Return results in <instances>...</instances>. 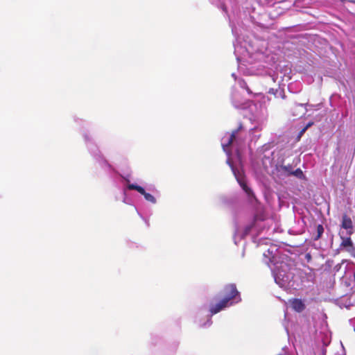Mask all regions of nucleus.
Masks as SVG:
<instances>
[{
  "mask_svg": "<svg viewBox=\"0 0 355 355\" xmlns=\"http://www.w3.org/2000/svg\"><path fill=\"white\" fill-rule=\"evenodd\" d=\"M306 131V128H304H304L300 130V132H299L298 137H299V138H300V137H301L304 134V132H305Z\"/></svg>",
  "mask_w": 355,
  "mask_h": 355,
  "instance_id": "13",
  "label": "nucleus"
},
{
  "mask_svg": "<svg viewBox=\"0 0 355 355\" xmlns=\"http://www.w3.org/2000/svg\"><path fill=\"white\" fill-rule=\"evenodd\" d=\"M291 304L292 308L298 313L302 312L306 308L305 304L302 300L297 298L291 300Z\"/></svg>",
  "mask_w": 355,
  "mask_h": 355,
  "instance_id": "5",
  "label": "nucleus"
},
{
  "mask_svg": "<svg viewBox=\"0 0 355 355\" xmlns=\"http://www.w3.org/2000/svg\"><path fill=\"white\" fill-rule=\"evenodd\" d=\"M240 128H241V127H240L238 130H235V131L232 132V133L231 134V135H230V139H229V141H228V142H227V146H230V145L232 144V142H233V141H234V140L235 139L236 135V133L238 132V131H239V130Z\"/></svg>",
  "mask_w": 355,
  "mask_h": 355,
  "instance_id": "12",
  "label": "nucleus"
},
{
  "mask_svg": "<svg viewBox=\"0 0 355 355\" xmlns=\"http://www.w3.org/2000/svg\"><path fill=\"white\" fill-rule=\"evenodd\" d=\"M306 257L308 259H311V255L309 254H307Z\"/></svg>",
  "mask_w": 355,
  "mask_h": 355,
  "instance_id": "17",
  "label": "nucleus"
},
{
  "mask_svg": "<svg viewBox=\"0 0 355 355\" xmlns=\"http://www.w3.org/2000/svg\"><path fill=\"white\" fill-rule=\"evenodd\" d=\"M239 183L240 186L242 187V189L245 191V192L249 196H253V191L252 190L248 187L247 184L243 180H239Z\"/></svg>",
  "mask_w": 355,
  "mask_h": 355,
  "instance_id": "8",
  "label": "nucleus"
},
{
  "mask_svg": "<svg viewBox=\"0 0 355 355\" xmlns=\"http://www.w3.org/2000/svg\"><path fill=\"white\" fill-rule=\"evenodd\" d=\"M302 105H303L302 104H297V105H295V107H294V109H295V110H296V109H297V107H302Z\"/></svg>",
  "mask_w": 355,
  "mask_h": 355,
  "instance_id": "15",
  "label": "nucleus"
},
{
  "mask_svg": "<svg viewBox=\"0 0 355 355\" xmlns=\"http://www.w3.org/2000/svg\"><path fill=\"white\" fill-rule=\"evenodd\" d=\"M293 170V166L291 164H280L277 166V171L281 173V175H284L286 176L291 175L292 171Z\"/></svg>",
  "mask_w": 355,
  "mask_h": 355,
  "instance_id": "6",
  "label": "nucleus"
},
{
  "mask_svg": "<svg viewBox=\"0 0 355 355\" xmlns=\"http://www.w3.org/2000/svg\"><path fill=\"white\" fill-rule=\"evenodd\" d=\"M128 189L129 190H135L143 196L146 193L145 189L142 187L134 184H129L128 185Z\"/></svg>",
  "mask_w": 355,
  "mask_h": 355,
  "instance_id": "7",
  "label": "nucleus"
},
{
  "mask_svg": "<svg viewBox=\"0 0 355 355\" xmlns=\"http://www.w3.org/2000/svg\"><path fill=\"white\" fill-rule=\"evenodd\" d=\"M209 304V312L211 315H215L223 309L232 306L235 302L241 300L240 293L236 284H229L224 286L219 295L215 296Z\"/></svg>",
  "mask_w": 355,
  "mask_h": 355,
  "instance_id": "1",
  "label": "nucleus"
},
{
  "mask_svg": "<svg viewBox=\"0 0 355 355\" xmlns=\"http://www.w3.org/2000/svg\"><path fill=\"white\" fill-rule=\"evenodd\" d=\"M294 270L293 265L284 262L281 263L275 275V282L281 287L288 286L295 276Z\"/></svg>",
  "mask_w": 355,
  "mask_h": 355,
  "instance_id": "2",
  "label": "nucleus"
},
{
  "mask_svg": "<svg viewBox=\"0 0 355 355\" xmlns=\"http://www.w3.org/2000/svg\"><path fill=\"white\" fill-rule=\"evenodd\" d=\"M313 125V122H309L308 123L306 126H304V128H306V129L307 130L309 127H311V125Z\"/></svg>",
  "mask_w": 355,
  "mask_h": 355,
  "instance_id": "14",
  "label": "nucleus"
},
{
  "mask_svg": "<svg viewBox=\"0 0 355 355\" xmlns=\"http://www.w3.org/2000/svg\"><path fill=\"white\" fill-rule=\"evenodd\" d=\"M316 230H317V234L313 238L314 241H318V239H320L321 238L322 234L324 233V227L322 225H317Z\"/></svg>",
  "mask_w": 355,
  "mask_h": 355,
  "instance_id": "9",
  "label": "nucleus"
},
{
  "mask_svg": "<svg viewBox=\"0 0 355 355\" xmlns=\"http://www.w3.org/2000/svg\"><path fill=\"white\" fill-rule=\"evenodd\" d=\"M144 197L147 201L150 202L153 204L156 203V199L153 195L146 192L145 194L144 195Z\"/></svg>",
  "mask_w": 355,
  "mask_h": 355,
  "instance_id": "11",
  "label": "nucleus"
},
{
  "mask_svg": "<svg viewBox=\"0 0 355 355\" xmlns=\"http://www.w3.org/2000/svg\"><path fill=\"white\" fill-rule=\"evenodd\" d=\"M342 241L340 243V247L343 248L345 250L349 253H352L354 250L353 242L350 237H343L340 236Z\"/></svg>",
  "mask_w": 355,
  "mask_h": 355,
  "instance_id": "4",
  "label": "nucleus"
},
{
  "mask_svg": "<svg viewBox=\"0 0 355 355\" xmlns=\"http://www.w3.org/2000/svg\"><path fill=\"white\" fill-rule=\"evenodd\" d=\"M354 282H355V272H354Z\"/></svg>",
  "mask_w": 355,
  "mask_h": 355,
  "instance_id": "18",
  "label": "nucleus"
},
{
  "mask_svg": "<svg viewBox=\"0 0 355 355\" xmlns=\"http://www.w3.org/2000/svg\"><path fill=\"white\" fill-rule=\"evenodd\" d=\"M342 228L347 230L348 235H352L354 233V226L352 219L347 215L343 214L342 219Z\"/></svg>",
  "mask_w": 355,
  "mask_h": 355,
  "instance_id": "3",
  "label": "nucleus"
},
{
  "mask_svg": "<svg viewBox=\"0 0 355 355\" xmlns=\"http://www.w3.org/2000/svg\"><path fill=\"white\" fill-rule=\"evenodd\" d=\"M291 175L295 176L300 179L304 177L303 172L300 168H297L296 170L293 169Z\"/></svg>",
  "mask_w": 355,
  "mask_h": 355,
  "instance_id": "10",
  "label": "nucleus"
},
{
  "mask_svg": "<svg viewBox=\"0 0 355 355\" xmlns=\"http://www.w3.org/2000/svg\"><path fill=\"white\" fill-rule=\"evenodd\" d=\"M245 89H246L247 92H248L249 94H251V93H252L251 90L250 89V88H249L248 86H246Z\"/></svg>",
  "mask_w": 355,
  "mask_h": 355,
  "instance_id": "16",
  "label": "nucleus"
}]
</instances>
